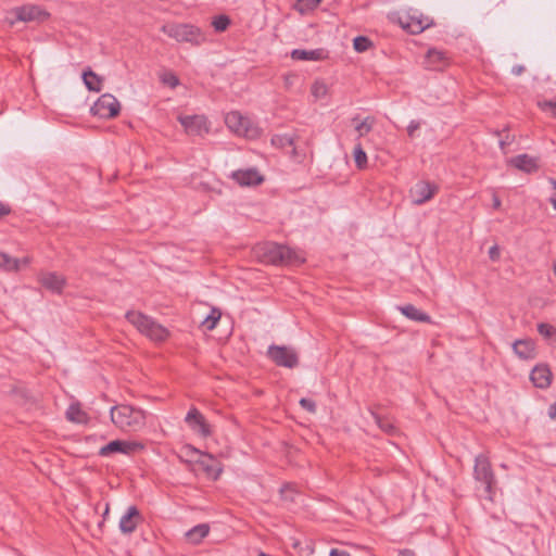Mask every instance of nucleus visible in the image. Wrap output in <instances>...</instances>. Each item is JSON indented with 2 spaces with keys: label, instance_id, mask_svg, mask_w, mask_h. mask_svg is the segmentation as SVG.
Wrapping results in <instances>:
<instances>
[{
  "label": "nucleus",
  "instance_id": "f257e3e1",
  "mask_svg": "<svg viewBox=\"0 0 556 556\" xmlns=\"http://www.w3.org/2000/svg\"><path fill=\"white\" fill-rule=\"evenodd\" d=\"M110 416L115 427L123 431L136 432L146 426V412L128 404L111 407Z\"/></svg>",
  "mask_w": 556,
  "mask_h": 556
},
{
  "label": "nucleus",
  "instance_id": "f03ea898",
  "mask_svg": "<svg viewBox=\"0 0 556 556\" xmlns=\"http://www.w3.org/2000/svg\"><path fill=\"white\" fill-rule=\"evenodd\" d=\"M473 478L480 483L477 491L483 500L493 502L496 491V478L489 457L485 454H478L475 457Z\"/></svg>",
  "mask_w": 556,
  "mask_h": 556
},
{
  "label": "nucleus",
  "instance_id": "7ed1b4c3",
  "mask_svg": "<svg viewBox=\"0 0 556 556\" xmlns=\"http://www.w3.org/2000/svg\"><path fill=\"white\" fill-rule=\"evenodd\" d=\"M125 318L135 326L138 331L150 340L155 342H164L169 337L167 328L159 324L154 318L138 312L128 311L125 314Z\"/></svg>",
  "mask_w": 556,
  "mask_h": 556
},
{
  "label": "nucleus",
  "instance_id": "20e7f679",
  "mask_svg": "<svg viewBox=\"0 0 556 556\" xmlns=\"http://www.w3.org/2000/svg\"><path fill=\"white\" fill-rule=\"evenodd\" d=\"M257 256L261 262L276 266L293 265L301 262L295 251L276 242H266L258 247Z\"/></svg>",
  "mask_w": 556,
  "mask_h": 556
},
{
  "label": "nucleus",
  "instance_id": "39448f33",
  "mask_svg": "<svg viewBox=\"0 0 556 556\" xmlns=\"http://www.w3.org/2000/svg\"><path fill=\"white\" fill-rule=\"evenodd\" d=\"M161 30L179 42L200 45L204 40L201 29L190 24H165Z\"/></svg>",
  "mask_w": 556,
  "mask_h": 556
},
{
  "label": "nucleus",
  "instance_id": "423d86ee",
  "mask_svg": "<svg viewBox=\"0 0 556 556\" xmlns=\"http://www.w3.org/2000/svg\"><path fill=\"white\" fill-rule=\"evenodd\" d=\"M267 356L277 366L292 369L299 365V356L296 352L286 345L271 344L267 350Z\"/></svg>",
  "mask_w": 556,
  "mask_h": 556
},
{
  "label": "nucleus",
  "instance_id": "0eeeda50",
  "mask_svg": "<svg viewBox=\"0 0 556 556\" xmlns=\"http://www.w3.org/2000/svg\"><path fill=\"white\" fill-rule=\"evenodd\" d=\"M121 104L111 93L102 94L91 106L92 115L100 118H113L118 115Z\"/></svg>",
  "mask_w": 556,
  "mask_h": 556
},
{
  "label": "nucleus",
  "instance_id": "6e6552de",
  "mask_svg": "<svg viewBox=\"0 0 556 556\" xmlns=\"http://www.w3.org/2000/svg\"><path fill=\"white\" fill-rule=\"evenodd\" d=\"M11 13L18 22L42 23L50 17V13L37 4H24L12 9Z\"/></svg>",
  "mask_w": 556,
  "mask_h": 556
},
{
  "label": "nucleus",
  "instance_id": "1a4fd4ad",
  "mask_svg": "<svg viewBox=\"0 0 556 556\" xmlns=\"http://www.w3.org/2000/svg\"><path fill=\"white\" fill-rule=\"evenodd\" d=\"M144 445L137 441H125V440H113L108 444L103 445L99 450V455L102 457H109L113 454L119 453L124 455H131L136 452L142 451Z\"/></svg>",
  "mask_w": 556,
  "mask_h": 556
},
{
  "label": "nucleus",
  "instance_id": "9d476101",
  "mask_svg": "<svg viewBox=\"0 0 556 556\" xmlns=\"http://www.w3.org/2000/svg\"><path fill=\"white\" fill-rule=\"evenodd\" d=\"M439 191L435 182L428 180L417 181L409 190V197L415 205H422L430 201Z\"/></svg>",
  "mask_w": 556,
  "mask_h": 556
},
{
  "label": "nucleus",
  "instance_id": "9b49d317",
  "mask_svg": "<svg viewBox=\"0 0 556 556\" xmlns=\"http://www.w3.org/2000/svg\"><path fill=\"white\" fill-rule=\"evenodd\" d=\"M178 121L188 135L202 137L210 131V125L204 115L179 116Z\"/></svg>",
  "mask_w": 556,
  "mask_h": 556
},
{
  "label": "nucleus",
  "instance_id": "f8f14e48",
  "mask_svg": "<svg viewBox=\"0 0 556 556\" xmlns=\"http://www.w3.org/2000/svg\"><path fill=\"white\" fill-rule=\"evenodd\" d=\"M185 421L193 432L202 438H208L212 434L211 426L203 414L195 407L189 409L185 417Z\"/></svg>",
  "mask_w": 556,
  "mask_h": 556
},
{
  "label": "nucleus",
  "instance_id": "ddd939ff",
  "mask_svg": "<svg viewBox=\"0 0 556 556\" xmlns=\"http://www.w3.org/2000/svg\"><path fill=\"white\" fill-rule=\"evenodd\" d=\"M230 178L241 187H255L264 182V176L255 167L238 169L231 173Z\"/></svg>",
  "mask_w": 556,
  "mask_h": 556
},
{
  "label": "nucleus",
  "instance_id": "4468645a",
  "mask_svg": "<svg viewBox=\"0 0 556 556\" xmlns=\"http://www.w3.org/2000/svg\"><path fill=\"white\" fill-rule=\"evenodd\" d=\"M143 517L137 506H129L121 517L118 528L123 534H131L136 531L138 525L142 522Z\"/></svg>",
  "mask_w": 556,
  "mask_h": 556
},
{
  "label": "nucleus",
  "instance_id": "2eb2a0df",
  "mask_svg": "<svg viewBox=\"0 0 556 556\" xmlns=\"http://www.w3.org/2000/svg\"><path fill=\"white\" fill-rule=\"evenodd\" d=\"M425 63L428 70L442 71L450 65L451 59L445 51L431 48L426 53Z\"/></svg>",
  "mask_w": 556,
  "mask_h": 556
},
{
  "label": "nucleus",
  "instance_id": "dca6fc26",
  "mask_svg": "<svg viewBox=\"0 0 556 556\" xmlns=\"http://www.w3.org/2000/svg\"><path fill=\"white\" fill-rule=\"evenodd\" d=\"M509 164L515 168L527 174L535 173L539 169L538 157L531 156L527 153L518 154L511 157L509 160Z\"/></svg>",
  "mask_w": 556,
  "mask_h": 556
},
{
  "label": "nucleus",
  "instance_id": "f3484780",
  "mask_svg": "<svg viewBox=\"0 0 556 556\" xmlns=\"http://www.w3.org/2000/svg\"><path fill=\"white\" fill-rule=\"evenodd\" d=\"M39 281L47 290L55 294H62L66 286V279L56 273H46L39 277Z\"/></svg>",
  "mask_w": 556,
  "mask_h": 556
},
{
  "label": "nucleus",
  "instance_id": "a211bd4d",
  "mask_svg": "<svg viewBox=\"0 0 556 556\" xmlns=\"http://www.w3.org/2000/svg\"><path fill=\"white\" fill-rule=\"evenodd\" d=\"M530 379L536 388H548L552 383V371L547 365L539 364L531 370Z\"/></svg>",
  "mask_w": 556,
  "mask_h": 556
},
{
  "label": "nucleus",
  "instance_id": "6ab92c4d",
  "mask_svg": "<svg viewBox=\"0 0 556 556\" xmlns=\"http://www.w3.org/2000/svg\"><path fill=\"white\" fill-rule=\"evenodd\" d=\"M290 55L298 61H324L328 59L329 52L324 48L313 50L293 49Z\"/></svg>",
  "mask_w": 556,
  "mask_h": 556
},
{
  "label": "nucleus",
  "instance_id": "aec40b11",
  "mask_svg": "<svg viewBox=\"0 0 556 556\" xmlns=\"http://www.w3.org/2000/svg\"><path fill=\"white\" fill-rule=\"evenodd\" d=\"M513 351L520 359H533L536 356L535 343L531 339H518L513 343Z\"/></svg>",
  "mask_w": 556,
  "mask_h": 556
},
{
  "label": "nucleus",
  "instance_id": "412c9836",
  "mask_svg": "<svg viewBox=\"0 0 556 556\" xmlns=\"http://www.w3.org/2000/svg\"><path fill=\"white\" fill-rule=\"evenodd\" d=\"M399 311L408 319L420 323H431V317L427 313L418 309L413 304H406L397 307Z\"/></svg>",
  "mask_w": 556,
  "mask_h": 556
},
{
  "label": "nucleus",
  "instance_id": "4be33fe9",
  "mask_svg": "<svg viewBox=\"0 0 556 556\" xmlns=\"http://www.w3.org/2000/svg\"><path fill=\"white\" fill-rule=\"evenodd\" d=\"M226 124L230 129L235 130L236 132H248L247 125L249 124V119L242 117L237 112H231L226 116Z\"/></svg>",
  "mask_w": 556,
  "mask_h": 556
},
{
  "label": "nucleus",
  "instance_id": "5701e85b",
  "mask_svg": "<svg viewBox=\"0 0 556 556\" xmlns=\"http://www.w3.org/2000/svg\"><path fill=\"white\" fill-rule=\"evenodd\" d=\"M210 533V526L207 523H200L191 528L187 533V539L193 543L199 544Z\"/></svg>",
  "mask_w": 556,
  "mask_h": 556
},
{
  "label": "nucleus",
  "instance_id": "b1692460",
  "mask_svg": "<svg viewBox=\"0 0 556 556\" xmlns=\"http://www.w3.org/2000/svg\"><path fill=\"white\" fill-rule=\"evenodd\" d=\"M23 264L26 265L28 263V258L22 260ZM21 260L13 258L9 254L0 252V268L7 271H16L20 269Z\"/></svg>",
  "mask_w": 556,
  "mask_h": 556
},
{
  "label": "nucleus",
  "instance_id": "393cba45",
  "mask_svg": "<svg viewBox=\"0 0 556 556\" xmlns=\"http://www.w3.org/2000/svg\"><path fill=\"white\" fill-rule=\"evenodd\" d=\"M271 144L279 149L292 148L293 154H295L294 137L289 134L274 135L270 140Z\"/></svg>",
  "mask_w": 556,
  "mask_h": 556
},
{
  "label": "nucleus",
  "instance_id": "a878e982",
  "mask_svg": "<svg viewBox=\"0 0 556 556\" xmlns=\"http://www.w3.org/2000/svg\"><path fill=\"white\" fill-rule=\"evenodd\" d=\"M208 458V462L200 460L203 470L207 473V476L212 477L214 480H217L222 473V468L218 466V464L214 460L212 455L205 454Z\"/></svg>",
  "mask_w": 556,
  "mask_h": 556
},
{
  "label": "nucleus",
  "instance_id": "bb28decb",
  "mask_svg": "<svg viewBox=\"0 0 556 556\" xmlns=\"http://www.w3.org/2000/svg\"><path fill=\"white\" fill-rule=\"evenodd\" d=\"M83 79L88 90L100 91L101 78L90 68L83 73Z\"/></svg>",
  "mask_w": 556,
  "mask_h": 556
},
{
  "label": "nucleus",
  "instance_id": "cd10ccee",
  "mask_svg": "<svg viewBox=\"0 0 556 556\" xmlns=\"http://www.w3.org/2000/svg\"><path fill=\"white\" fill-rule=\"evenodd\" d=\"M222 312L217 307H213L206 318L203 320V326L206 330H213L216 328L218 321L220 320Z\"/></svg>",
  "mask_w": 556,
  "mask_h": 556
},
{
  "label": "nucleus",
  "instance_id": "c85d7f7f",
  "mask_svg": "<svg viewBox=\"0 0 556 556\" xmlns=\"http://www.w3.org/2000/svg\"><path fill=\"white\" fill-rule=\"evenodd\" d=\"M86 414L80 409L78 404H72L66 410V418L70 421L74 422H83L85 420Z\"/></svg>",
  "mask_w": 556,
  "mask_h": 556
},
{
  "label": "nucleus",
  "instance_id": "c756f323",
  "mask_svg": "<svg viewBox=\"0 0 556 556\" xmlns=\"http://www.w3.org/2000/svg\"><path fill=\"white\" fill-rule=\"evenodd\" d=\"M231 24V20L226 14L217 15L212 21V26L214 27L215 31L223 33L225 31Z\"/></svg>",
  "mask_w": 556,
  "mask_h": 556
},
{
  "label": "nucleus",
  "instance_id": "7c9ffc66",
  "mask_svg": "<svg viewBox=\"0 0 556 556\" xmlns=\"http://www.w3.org/2000/svg\"><path fill=\"white\" fill-rule=\"evenodd\" d=\"M353 156H354V162H355V165L358 169H364L367 167V154L366 152L363 150L362 146L361 144H357L355 148H354V151H353Z\"/></svg>",
  "mask_w": 556,
  "mask_h": 556
},
{
  "label": "nucleus",
  "instance_id": "2f4dec72",
  "mask_svg": "<svg viewBox=\"0 0 556 556\" xmlns=\"http://www.w3.org/2000/svg\"><path fill=\"white\" fill-rule=\"evenodd\" d=\"M372 46V41L366 36H357L353 39V48L356 52H366Z\"/></svg>",
  "mask_w": 556,
  "mask_h": 556
},
{
  "label": "nucleus",
  "instance_id": "473e14b6",
  "mask_svg": "<svg viewBox=\"0 0 556 556\" xmlns=\"http://www.w3.org/2000/svg\"><path fill=\"white\" fill-rule=\"evenodd\" d=\"M298 491L294 489V485L291 483H286L280 488V495L283 501L294 502L295 496L298 495Z\"/></svg>",
  "mask_w": 556,
  "mask_h": 556
},
{
  "label": "nucleus",
  "instance_id": "72a5a7b5",
  "mask_svg": "<svg viewBox=\"0 0 556 556\" xmlns=\"http://www.w3.org/2000/svg\"><path fill=\"white\" fill-rule=\"evenodd\" d=\"M374 126V118L372 117H366L364 121L358 123L355 126V130L358 132L359 137H363L367 134H369Z\"/></svg>",
  "mask_w": 556,
  "mask_h": 556
},
{
  "label": "nucleus",
  "instance_id": "f704fd0d",
  "mask_svg": "<svg viewBox=\"0 0 556 556\" xmlns=\"http://www.w3.org/2000/svg\"><path fill=\"white\" fill-rule=\"evenodd\" d=\"M538 332L545 339L556 337V328L547 323H540L538 325Z\"/></svg>",
  "mask_w": 556,
  "mask_h": 556
},
{
  "label": "nucleus",
  "instance_id": "c9c22d12",
  "mask_svg": "<svg viewBox=\"0 0 556 556\" xmlns=\"http://www.w3.org/2000/svg\"><path fill=\"white\" fill-rule=\"evenodd\" d=\"M495 134H496V136L500 137L498 143H500L501 149H504L505 147L510 146L515 140V137L510 136L507 129L497 130Z\"/></svg>",
  "mask_w": 556,
  "mask_h": 556
},
{
  "label": "nucleus",
  "instance_id": "e433bc0d",
  "mask_svg": "<svg viewBox=\"0 0 556 556\" xmlns=\"http://www.w3.org/2000/svg\"><path fill=\"white\" fill-rule=\"evenodd\" d=\"M161 81L170 88H175L179 85V79L173 72L162 74Z\"/></svg>",
  "mask_w": 556,
  "mask_h": 556
},
{
  "label": "nucleus",
  "instance_id": "4c0bfd02",
  "mask_svg": "<svg viewBox=\"0 0 556 556\" xmlns=\"http://www.w3.org/2000/svg\"><path fill=\"white\" fill-rule=\"evenodd\" d=\"M327 93V86L323 81H315L312 86V94L316 98H323Z\"/></svg>",
  "mask_w": 556,
  "mask_h": 556
},
{
  "label": "nucleus",
  "instance_id": "58836bf2",
  "mask_svg": "<svg viewBox=\"0 0 556 556\" xmlns=\"http://www.w3.org/2000/svg\"><path fill=\"white\" fill-rule=\"evenodd\" d=\"M539 108L546 112L549 111L556 117V100H543L538 102Z\"/></svg>",
  "mask_w": 556,
  "mask_h": 556
},
{
  "label": "nucleus",
  "instance_id": "ea45409f",
  "mask_svg": "<svg viewBox=\"0 0 556 556\" xmlns=\"http://www.w3.org/2000/svg\"><path fill=\"white\" fill-rule=\"evenodd\" d=\"M299 404L300 406L311 413V414H315L316 410H317V405L315 403V401L311 400V399H307V397H302L300 401H299Z\"/></svg>",
  "mask_w": 556,
  "mask_h": 556
},
{
  "label": "nucleus",
  "instance_id": "a19ab883",
  "mask_svg": "<svg viewBox=\"0 0 556 556\" xmlns=\"http://www.w3.org/2000/svg\"><path fill=\"white\" fill-rule=\"evenodd\" d=\"M429 25L422 24L421 21L413 22L412 24H408L406 27L408 28L409 33L412 34H420L424 31Z\"/></svg>",
  "mask_w": 556,
  "mask_h": 556
},
{
  "label": "nucleus",
  "instance_id": "79ce46f5",
  "mask_svg": "<svg viewBox=\"0 0 556 556\" xmlns=\"http://www.w3.org/2000/svg\"><path fill=\"white\" fill-rule=\"evenodd\" d=\"M421 126V123L419 121H410L408 126H407V135L409 138H415V132L416 130H418Z\"/></svg>",
  "mask_w": 556,
  "mask_h": 556
},
{
  "label": "nucleus",
  "instance_id": "37998d69",
  "mask_svg": "<svg viewBox=\"0 0 556 556\" xmlns=\"http://www.w3.org/2000/svg\"><path fill=\"white\" fill-rule=\"evenodd\" d=\"M500 256H501V252H500V248L498 245H492L490 249H489V257L492 260V261H498L500 260Z\"/></svg>",
  "mask_w": 556,
  "mask_h": 556
},
{
  "label": "nucleus",
  "instance_id": "c03bdc74",
  "mask_svg": "<svg viewBox=\"0 0 556 556\" xmlns=\"http://www.w3.org/2000/svg\"><path fill=\"white\" fill-rule=\"evenodd\" d=\"M11 213V207L3 203V202H0V218L9 215Z\"/></svg>",
  "mask_w": 556,
  "mask_h": 556
},
{
  "label": "nucleus",
  "instance_id": "a18cd8bd",
  "mask_svg": "<svg viewBox=\"0 0 556 556\" xmlns=\"http://www.w3.org/2000/svg\"><path fill=\"white\" fill-rule=\"evenodd\" d=\"M329 556H351L349 552L339 548H331Z\"/></svg>",
  "mask_w": 556,
  "mask_h": 556
},
{
  "label": "nucleus",
  "instance_id": "49530a36",
  "mask_svg": "<svg viewBox=\"0 0 556 556\" xmlns=\"http://www.w3.org/2000/svg\"><path fill=\"white\" fill-rule=\"evenodd\" d=\"M378 424H379V427L387 432H392L394 430V427L387 421H382L379 419Z\"/></svg>",
  "mask_w": 556,
  "mask_h": 556
},
{
  "label": "nucleus",
  "instance_id": "de8ad7c7",
  "mask_svg": "<svg viewBox=\"0 0 556 556\" xmlns=\"http://www.w3.org/2000/svg\"><path fill=\"white\" fill-rule=\"evenodd\" d=\"M307 9H313L317 7L321 0H300Z\"/></svg>",
  "mask_w": 556,
  "mask_h": 556
},
{
  "label": "nucleus",
  "instance_id": "09e8293b",
  "mask_svg": "<svg viewBox=\"0 0 556 556\" xmlns=\"http://www.w3.org/2000/svg\"><path fill=\"white\" fill-rule=\"evenodd\" d=\"M547 415L551 419L556 420V402L548 406Z\"/></svg>",
  "mask_w": 556,
  "mask_h": 556
},
{
  "label": "nucleus",
  "instance_id": "8fccbe9b",
  "mask_svg": "<svg viewBox=\"0 0 556 556\" xmlns=\"http://www.w3.org/2000/svg\"><path fill=\"white\" fill-rule=\"evenodd\" d=\"M525 70H526V68H525V66H523V65H519V64H517V65H514V66L511 67V73H513L514 75H516V76H519V75H521V74L525 72Z\"/></svg>",
  "mask_w": 556,
  "mask_h": 556
},
{
  "label": "nucleus",
  "instance_id": "3c124183",
  "mask_svg": "<svg viewBox=\"0 0 556 556\" xmlns=\"http://www.w3.org/2000/svg\"><path fill=\"white\" fill-rule=\"evenodd\" d=\"M502 205V201L497 194H493L492 197V206L494 210H498Z\"/></svg>",
  "mask_w": 556,
  "mask_h": 556
},
{
  "label": "nucleus",
  "instance_id": "603ef678",
  "mask_svg": "<svg viewBox=\"0 0 556 556\" xmlns=\"http://www.w3.org/2000/svg\"><path fill=\"white\" fill-rule=\"evenodd\" d=\"M397 556H416V554L410 549H404L401 551Z\"/></svg>",
  "mask_w": 556,
  "mask_h": 556
},
{
  "label": "nucleus",
  "instance_id": "864d4df0",
  "mask_svg": "<svg viewBox=\"0 0 556 556\" xmlns=\"http://www.w3.org/2000/svg\"><path fill=\"white\" fill-rule=\"evenodd\" d=\"M549 202L553 205L554 210L556 211V192L552 194V197L549 198Z\"/></svg>",
  "mask_w": 556,
  "mask_h": 556
},
{
  "label": "nucleus",
  "instance_id": "5fc2aeb1",
  "mask_svg": "<svg viewBox=\"0 0 556 556\" xmlns=\"http://www.w3.org/2000/svg\"><path fill=\"white\" fill-rule=\"evenodd\" d=\"M108 514H109V505H106V508H105V511H104L103 516L105 517Z\"/></svg>",
  "mask_w": 556,
  "mask_h": 556
},
{
  "label": "nucleus",
  "instance_id": "6e6d98bb",
  "mask_svg": "<svg viewBox=\"0 0 556 556\" xmlns=\"http://www.w3.org/2000/svg\"><path fill=\"white\" fill-rule=\"evenodd\" d=\"M191 450H192V452H193V453L200 454V451H199V450H197V448H194V447H192Z\"/></svg>",
  "mask_w": 556,
  "mask_h": 556
},
{
  "label": "nucleus",
  "instance_id": "4d7b16f0",
  "mask_svg": "<svg viewBox=\"0 0 556 556\" xmlns=\"http://www.w3.org/2000/svg\"><path fill=\"white\" fill-rule=\"evenodd\" d=\"M258 556H270V555L265 554V553H260Z\"/></svg>",
  "mask_w": 556,
  "mask_h": 556
},
{
  "label": "nucleus",
  "instance_id": "13d9d810",
  "mask_svg": "<svg viewBox=\"0 0 556 556\" xmlns=\"http://www.w3.org/2000/svg\"><path fill=\"white\" fill-rule=\"evenodd\" d=\"M554 273H555V275H556V264H555V267H554Z\"/></svg>",
  "mask_w": 556,
  "mask_h": 556
}]
</instances>
